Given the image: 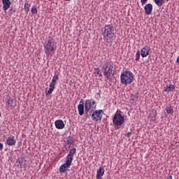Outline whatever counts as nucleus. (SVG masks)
<instances>
[{"mask_svg": "<svg viewBox=\"0 0 179 179\" xmlns=\"http://www.w3.org/2000/svg\"><path fill=\"white\" fill-rule=\"evenodd\" d=\"M131 135H132V133L128 132V133L127 134V138H131Z\"/></svg>", "mask_w": 179, "mask_h": 179, "instance_id": "obj_30", "label": "nucleus"}, {"mask_svg": "<svg viewBox=\"0 0 179 179\" xmlns=\"http://www.w3.org/2000/svg\"><path fill=\"white\" fill-rule=\"evenodd\" d=\"M24 9L26 12H29L30 10V8H29V3H25Z\"/></svg>", "mask_w": 179, "mask_h": 179, "instance_id": "obj_29", "label": "nucleus"}, {"mask_svg": "<svg viewBox=\"0 0 179 179\" xmlns=\"http://www.w3.org/2000/svg\"><path fill=\"white\" fill-rule=\"evenodd\" d=\"M166 111L167 114H173L174 113V109L171 106H168L166 108Z\"/></svg>", "mask_w": 179, "mask_h": 179, "instance_id": "obj_23", "label": "nucleus"}, {"mask_svg": "<svg viewBox=\"0 0 179 179\" xmlns=\"http://www.w3.org/2000/svg\"><path fill=\"white\" fill-rule=\"evenodd\" d=\"M97 107L96 100L91 99L85 101V113H93Z\"/></svg>", "mask_w": 179, "mask_h": 179, "instance_id": "obj_5", "label": "nucleus"}, {"mask_svg": "<svg viewBox=\"0 0 179 179\" xmlns=\"http://www.w3.org/2000/svg\"><path fill=\"white\" fill-rule=\"evenodd\" d=\"M148 0H141V3H142V5H145V3H146V1H147Z\"/></svg>", "mask_w": 179, "mask_h": 179, "instance_id": "obj_31", "label": "nucleus"}, {"mask_svg": "<svg viewBox=\"0 0 179 179\" xmlns=\"http://www.w3.org/2000/svg\"><path fill=\"white\" fill-rule=\"evenodd\" d=\"M174 89H176L174 85H169L164 88V92H172Z\"/></svg>", "mask_w": 179, "mask_h": 179, "instance_id": "obj_20", "label": "nucleus"}, {"mask_svg": "<svg viewBox=\"0 0 179 179\" xmlns=\"http://www.w3.org/2000/svg\"><path fill=\"white\" fill-rule=\"evenodd\" d=\"M124 116L121 115V113H116L113 118V122L114 125L120 127V125H122L124 124Z\"/></svg>", "mask_w": 179, "mask_h": 179, "instance_id": "obj_7", "label": "nucleus"}, {"mask_svg": "<svg viewBox=\"0 0 179 179\" xmlns=\"http://www.w3.org/2000/svg\"><path fill=\"white\" fill-rule=\"evenodd\" d=\"M13 1L14 0H2L3 10H4V12H6V10L10 8V5H12Z\"/></svg>", "mask_w": 179, "mask_h": 179, "instance_id": "obj_10", "label": "nucleus"}, {"mask_svg": "<svg viewBox=\"0 0 179 179\" xmlns=\"http://www.w3.org/2000/svg\"><path fill=\"white\" fill-rule=\"evenodd\" d=\"M120 82L122 85L128 86L134 82V73L132 71H124L120 75Z\"/></svg>", "mask_w": 179, "mask_h": 179, "instance_id": "obj_3", "label": "nucleus"}, {"mask_svg": "<svg viewBox=\"0 0 179 179\" xmlns=\"http://www.w3.org/2000/svg\"><path fill=\"white\" fill-rule=\"evenodd\" d=\"M139 58H141V53L139 52V51H138L136 53V61H139Z\"/></svg>", "mask_w": 179, "mask_h": 179, "instance_id": "obj_28", "label": "nucleus"}, {"mask_svg": "<svg viewBox=\"0 0 179 179\" xmlns=\"http://www.w3.org/2000/svg\"><path fill=\"white\" fill-rule=\"evenodd\" d=\"M176 62H177V64H178V65H179V55H178V58H177V59H176Z\"/></svg>", "mask_w": 179, "mask_h": 179, "instance_id": "obj_33", "label": "nucleus"}, {"mask_svg": "<svg viewBox=\"0 0 179 179\" xmlns=\"http://www.w3.org/2000/svg\"><path fill=\"white\" fill-rule=\"evenodd\" d=\"M79 115H83L85 114V105L83 103H80L78 106Z\"/></svg>", "mask_w": 179, "mask_h": 179, "instance_id": "obj_16", "label": "nucleus"}, {"mask_svg": "<svg viewBox=\"0 0 179 179\" xmlns=\"http://www.w3.org/2000/svg\"><path fill=\"white\" fill-rule=\"evenodd\" d=\"M72 159H69V158H66V163L62 164L63 166H64V167H66V169H70L71 168V164H72Z\"/></svg>", "mask_w": 179, "mask_h": 179, "instance_id": "obj_18", "label": "nucleus"}, {"mask_svg": "<svg viewBox=\"0 0 179 179\" xmlns=\"http://www.w3.org/2000/svg\"><path fill=\"white\" fill-rule=\"evenodd\" d=\"M66 170H68V169L65 167V165H62L59 167L60 173H66Z\"/></svg>", "mask_w": 179, "mask_h": 179, "instance_id": "obj_26", "label": "nucleus"}, {"mask_svg": "<svg viewBox=\"0 0 179 179\" xmlns=\"http://www.w3.org/2000/svg\"><path fill=\"white\" fill-rule=\"evenodd\" d=\"M103 176H104V169L99 167L96 172V179L103 178Z\"/></svg>", "mask_w": 179, "mask_h": 179, "instance_id": "obj_14", "label": "nucleus"}, {"mask_svg": "<svg viewBox=\"0 0 179 179\" xmlns=\"http://www.w3.org/2000/svg\"><path fill=\"white\" fill-rule=\"evenodd\" d=\"M144 10L145 15H152V10H153V6L152 3H148L144 6Z\"/></svg>", "mask_w": 179, "mask_h": 179, "instance_id": "obj_13", "label": "nucleus"}, {"mask_svg": "<svg viewBox=\"0 0 179 179\" xmlns=\"http://www.w3.org/2000/svg\"><path fill=\"white\" fill-rule=\"evenodd\" d=\"M31 12L33 15H37L38 11H37V8L32 6L31 9Z\"/></svg>", "mask_w": 179, "mask_h": 179, "instance_id": "obj_27", "label": "nucleus"}, {"mask_svg": "<svg viewBox=\"0 0 179 179\" xmlns=\"http://www.w3.org/2000/svg\"><path fill=\"white\" fill-rule=\"evenodd\" d=\"M3 149V144L0 143V150H2Z\"/></svg>", "mask_w": 179, "mask_h": 179, "instance_id": "obj_32", "label": "nucleus"}, {"mask_svg": "<svg viewBox=\"0 0 179 179\" xmlns=\"http://www.w3.org/2000/svg\"><path fill=\"white\" fill-rule=\"evenodd\" d=\"M7 104L8 106H9V107H16V103H13V99L9 98L8 100H7Z\"/></svg>", "mask_w": 179, "mask_h": 179, "instance_id": "obj_21", "label": "nucleus"}, {"mask_svg": "<svg viewBox=\"0 0 179 179\" xmlns=\"http://www.w3.org/2000/svg\"><path fill=\"white\" fill-rule=\"evenodd\" d=\"M113 64L111 63L107 62H106L103 66H102V69L103 71V75L106 79H111L113 78Z\"/></svg>", "mask_w": 179, "mask_h": 179, "instance_id": "obj_4", "label": "nucleus"}, {"mask_svg": "<svg viewBox=\"0 0 179 179\" xmlns=\"http://www.w3.org/2000/svg\"><path fill=\"white\" fill-rule=\"evenodd\" d=\"M55 49V41H54V38H52L51 36L48 37L44 43V51L45 55L47 57H50L51 52H54Z\"/></svg>", "mask_w": 179, "mask_h": 179, "instance_id": "obj_1", "label": "nucleus"}, {"mask_svg": "<svg viewBox=\"0 0 179 179\" xmlns=\"http://www.w3.org/2000/svg\"><path fill=\"white\" fill-rule=\"evenodd\" d=\"M66 143L67 145H72V143H73V138L69 136L67 138Z\"/></svg>", "mask_w": 179, "mask_h": 179, "instance_id": "obj_24", "label": "nucleus"}, {"mask_svg": "<svg viewBox=\"0 0 179 179\" xmlns=\"http://www.w3.org/2000/svg\"><path fill=\"white\" fill-rule=\"evenodd\" d=\"M94 75L95 76H101V71H100V69L99 68L95 69Z\"/></svg>", "mask_w": 179, "mask_h": 179, "instance_id": "obj_25", "label": "nucleus"}, {"mask_svg": "<svg viewBox=\"0 0 179 179\" xmlns=\"http://www.w3.org/2000/svg\"><path fill=\"white\" fill-rule=\"evenodd\" d=\"M156 115H157L156 111L151 110V112L148 116V118L150 121H156Z\"/></svg>", "mask_w": 179, "mask_h": 179, "instance_id": "obj_17", "label": "nucleus"}, {"mask_svg": "<svg viewBox=\"0 0 179 179\" xmlns=\"http://www.w3.org/2000/svg\"><path fill=\"white\" fill-rule=\"evenodd\" d=\"M59 79L58 75H55L53 76L52 81L49 85V90L48 91V94H51L52 92H54V89H55V85H57V80Z\"/></svg>", "mask_w": 179, "mask_h": 179, "instance_id": "obj_8", "label": "nucleus"}, {"mask_svg": "<svg viewBox=\"0 0 179 179\" xmlns=\"http://www.w3.org/2000/svg\"><path fill=\"white\" fill-rule=\"evenodd\" d=\"M103 31V38L106 42L111 43L114 38V27L113 24H108L104 27Z\"/></svg>", "mask_w": 179, "mask_h": 179, "instance_id": "obj_2", "label": "nucleus"}, {"mask_svg": "<svg viewBox=\"0 0 179 179\" xmlns=\"http://www.w3.org/2000/svg\"><path fill=\"white\" fill-rule=\"evenodd\" d=\"M6 145L8 146H15L16 145V139L14 136H10L6 139Z\"/></svg>", "mask_w": 179, "mask_h": 179, "instance_id": "obj_11", "label": "nucleus"}, {"mask_svg": "<svg viewBox=\"0 0 179 179\" xmlns=\"http://www.w3.org/2000/svg\"><path fill=\"white\" fill-rule=\"evenodd\" d=\"M0 117H1V112H0Z\"/></svg>", "mask_w": 179, "mask_h": 179, "instance_id": "obj_34", "label": "nucleus"}, {"mask_svg": "<svg viewBox=\"0 0 179 179\" xmlns=\"http://www.w3.org/2000/svg\"><path fill=\"white\" fill-rule=\"evenodd\" d=\"M155 3L157 5V6H163L164 3V0H153Z\"/></svg>", "mask_w": 179, "mask_h": 179, "instance_id": "obj_22", "label": "nucleus"}, {"mask_svg": "<svg viewBox=\"0 0 179 179\" xmlns=\"http://www.w3.org/2000/svg\"><path fill=\"white\" fill-rule=\"evenodd\" d=\"M19 164L17 165L20 169H26V160L22 159L18 162Z\"/></svg>", "mask_w": 179, "mask_h": 179, "instance_id": "obj_19", "label": "nucleus"}, {"mask_svg": "<svg viewBox=\"0 0 179 179\" xmlns=\"http://www.w3.org/2000/svg\"><path fill=\"white\" fill-rule=\"evenodd\" d=\"M150 52V48L148 45H145L144 48H143L141 50V55L143 58H146L149 55V53Z\"/></svg>", "mask_w": 179, "mask_h": 179, "instance_id": "obj_9", "label": "nucleus"}, {"mask_svg": "<svg viewBox=\"0 0 179 179\" xmlns=\"http://www.w3.org/2000/svg\"><path fill=\"white\" fill-rule=\"evenodd\" d=\"M104 114V111L101 109H98L92 111L91 115V119L94 122H99V121H101L103 120V115Z\"/></svg>", "mask_w": 179, "mask_h": 179, "instance_id": "obj_6", "label": "nucleus"}, {"mask_svg": "<svg viewBox=\"0 0 179 179\" xmlns=\"http://www.w3.org/2000/svg\"><path fill=\"white\" fill-rule=\"evenodd\" d=\"M55 125L57 129H64L65 128V123L62 120H58L55 122Z\"/></svg>", "mask_w": 179, "mask_h": 179, "instance_id": "obj_12", "label": "nucleus"}, {"mask_svg": "<svg viewBox=\"0 0 179 179\" xmlns=\"http://www.w3.org/2000/svg\"><path fill=\"white\" fill-rule=\"evenodd\" d=\"M75 153H76V148H72L70 150L66 158L73 161V155H75Z\"/></svg>", "mask_w": 179, "mask_h": 179, "instance_id": "obj_15", "label": "nucleus"}]
</instances>
